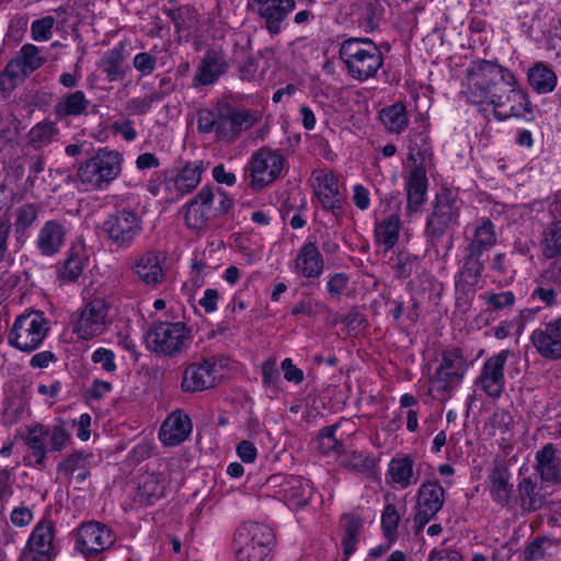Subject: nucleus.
<instances>
[{"label": "nucleus", "mask_w": 561, "mask_h": 561, "mask_svg": "<svg viewBox=\"0 0 561 561\" xmlns=\"http://www.w3.org/2000/svg\"><path fill=\"white\" fill-rule=\"evenodd\" d=\"M90 101L83 91L77 90L61 96L54 106V114L58 119L70 116L78 117L85 115Z\"/></svg>", "instance_id": "e433bc0d"}, {"label": "nucleus", "mask_w": 561, "mask_h": 561, "mask_svg": "<svg viewBox=\"0 0 561 561\" xmlns=\"http://www.w3.org/2000/svg\"><path fill=\"white\" fill-rule=\"evenodd\" d=\"M468 101L473 104H484L492 94L497 93L503 84H513L514 75L507 68L488 60L473 62L467 71Z\"/></svg>", "instance_id": "7ed1b4c3"}, {"label": "nucleus", "mask_w": 561, "mask_h": 561, "mask_svg": "<svg viewBox=\"0 0 561 561\" xmlns=\"http://www.w3.org/2000/svg\"><path fill=\"white\" fill-rule=\"evenodd\" d=\"M527 77L530 87L539 94L550 93L557 87L556 72L543 62H536L528 70Z\"/></svg>", "instance_id": "a19ab883"}, {"label": "nucleus", "mask_w": 561, "mask_h": 561, "mask_svg": "<svg viewBox=\"0 0 561 561\" xmlns=\"http://www.w3.org/2000/svg\"><path fill=\"white\" fill-rule=\"evenodd\" d=\"M115 540V534L99 522L82 523L76 530V548L87 558L98 557L110 549Z\"/></svg>", "instance_id": "4be33fe9"}, {"label": "nucleus", "mask_w": 561, "mask_h": 561, "mask_svg": "<svg viewBox=\"0 0 561 561\" xmlns=\"http://www.w3.org/2000/svg\"><path fill=\"white\" fill-rule=\"evenodd\" d=\"M48 332L49 324L43 312H25L15 318L8 342L21 352L32 353L42 345Z\"/></svg>", "instance_id": "f8f14e48"}, {"label": "nucleus", "mask_w": 561, "mask_h": 561, "mask_svg": "<svg viewBox=\"0 0 561 561\" xmlns=\"http://www.w3.org/2000/svg\"><path fill=\"white\" fill-rule=\"evenodd\" d=\"M485 260L465 252L455 275V287L463 295H472L480 283Z\"/></svg>", "instance_id": "7c9ffc66"}, {"label": "nucleus", "mask_w": 561, "mask_h": 561, "mask_svg": "<svg viewBox=\"0 0 561 561\" xmlns=\"http://www.w3.org/2000/svg\"><path fill=\"white\" fill-rule=\"evenodd\" d=\"M138 489L142 499L153 502L164 495V478L161 473H146L141 477Z\"/></svg>", "instance_id": "de8ad7c7"}, {"label": "nucleus", "mask_w": 561, "mask_h": 561, "mask_svg": "<svg viewBox=\"0 0 561 561\" xmlns=\"http://www.w3.org/2000/svg\"><path fill=\"white\" fill-rule=\"evenodd\" d=\"M427 140L428 136L423 133H420L414 139L410 140L409 160H412L413 163L404 178L407 191L405 210L409 214L420 211L426 201L428 184L426 170L423 163L416 161L415 156H422L427 152Z\"/></svg>", "instance_id": "9b49d317"}, {"label": "nucleus", "mask_w": 561, "mask_h": 561, "mask_svg": "<svg viewBox=\"0 0 561 561\" xmlns=\"http://www.w3.org/2000/svg\"><path fill=\"white\" fill-rule=\"evenodd\" d=\"M350 282V277L345 273H334L330 275L327 289L329 295L333 299H339L343 291L346 289Z\"/></svg>", "instance_id": "69168bd1"}, {"label": "nucleus", "mask_w": 561, "mask_h": 561, "mask_svg": "<svg viewBox=\"0 0 561 561\" xmlns=\"http://www.w3.org/2000/svg\"><path fill=\"white\" fill-rule=\"evenodd\" d=\"M133 66L141 76H149L157 68V57L147 51L138 53L133 59Z\"/></svg>", "instance_id": "0e129e2a"}, {"label": "nucleus", "mask_w": 561, "mask_h": 561, "mask_svg": "<svg viewBox=\"0 0 561 561\" xmlns=\"http://www.w3.org/2000/svg\"><path fill=\"white\" fill-rule=\"evenodd\" d=\"M480 298L486 305V311H500L511 308L515 304V295L511 290L500 293H484Z\"/></svg>", "instance_id": "864d4df0"}, {"label": "nucleus", "mask_w": 561, "mask_h": 561, "mask_svg": "<svg viewBox=\"0 0 561 561\" xmlns=\"http://www.w3.org/2000/svg\"><path fill=\"white\" fill-rule=\"evenodd\" d=\"M228 69V64L221 55L216 51L205 54L195 80L198 84L207 85L214 83Z\"/></svg>", "instance_id": "58836bf2"}, {"label": "nucleus", "mask_w": 561, "mask_h": 561, "mask_svg": "<svg viewBox=\"0 0 561 561\" xmlns=\"http://www.w3.org/2000/svg\"><path fill=\"white\" fill-rule=\"evenodd\" d=\"M271 35H277L296 7L295 0H249Z\"/></svg>", "instance_id": "393cba45"}, {"label": "nucleus", "mask_w": 561, "mask_h": 561, "mask_svg": "<svg viewBox=\"0 0 561 561\" xmlns=\"http://www.w3.org/2000/svg\"><path fill=\"white\" fill-rule=\"evenodd\" d=\"M231 61L238 65L240 79L253 81L257 78L259 60L249 55L244 45H234Z\"/></svg>", "instance_id": "49530a36"}, {"label": "nucleus", "mask_w": 561, "mask_h": 561, "mask_svg": "<svg viewBox=\"0 0 561 561\" xmlns=\"http://www.w3.org/2000/svg\"><path fill=\"white\" fill-rule=\"evenodd\" d=\"M55 527L50 519L43 518L32 529L19 561H53L57 556Z\"/></svg>", "instance_id": "a211bd4d"}, {"label": "nucleus", "mask_w": 561, "mask_h": 561, "mask_svg": "<svg viewBox=\"0 0 561 561\" xmlns=\"http://www.w3.org/2000/svg\"><path fill=\"white\" fill-rule=\"evenodd\" d=\"M257 121L251 110H239L229 104L197 111V129L201 134H215L218 141L232 144L242 131L250 129Z\"/></svg>", "instance_id": "f257e3e1"}, {"label": "nucleus", "mask_w": 561, "mask_h": 561, "mask_svg": "<svg viewBox=\"0 0 561 561\" xmlns=\"http://www.w3.org/2000/svg\"><path fill=\"white\" fill-rule=\"evenodd\" d=\"M54 25L55 19L50 15L33 21L31 24L32 38L36 42L49 41L53 36Z\"/></svg>", "instance_id": "bf43d9fd"}, {"label": "nucleus", "mask_w": 561, "mask_h": 561, "mask_svg": "<svg viewBox=\"0 0 561 561\" xmlns=\"http://www.w3.org/2000/svg\"><path fill=\"white\" fill-rule=\"evenodd\" d=\"M420 270V260L416 255L400 252L397 256L396 275L399 278H409Z\"/></svg>", "instance_id": "13d9d810"}, {"label": "nucleus", "mask_w": 561, "mask_h": 561, "mask_svg": "<svg viewBox=\"0 0 561 561\" xmlns=\"http://www.w3.org/2000/svg\"><path fill=\"white\" fill-rule=\"evenodd\" d=\"M203 171V163L194 162L179 171L156 172L147 183V191L165 202H176L201 183Z\"/></svg>", "instance_id": "20e7f679"}, {"label": "nucleus", "mask_w": 561, "mask_h": 561, "mask_svg": "<svg viewBox=\"0 0 561 561\" xmlns=\"http://www.w3.org/2000/svg\"><path fill=\"white\" fill-rule=\"evenodd\" d=\"M37 216V207L33 204L23 205L18 209L14 222V233L18 242L23 243L25 241L26 230L34 224Z\"/></svg>", "instance_id": "8fccbe9b"}, {"label": "nucleus", "mask_w": 561, "mask_h": 561, "mask_svg": "<svg viewBox=\"0 0 561 561\" xmlns=\"http://www.w3.org/2000/svg\"><path fill=\"white\" fill-rule=\"evenodd\" d=\"M123 156L108 148L99 149L90 159L82 162L77 179L84 191H102L122 172Z\"/></svg>", "instance_id": "0eeeda50"}, {"label": "nucleus", "mask_w": 561, "mask_h": 561, "mask_svg": "<svg viewBox=\"0 0 561 561\" xmlns=\"http://www.w3.org/2000/svg\"><path fill=\"white\" fill-rule=\"evenodd\" d=\"M110 309L111 305L103 298L88 301L73 323V334L82 341H90L104 334L112 323L108 316Z\"/></svg>", "instance_id": "dca6fc26"}, {"label": "nucleus", "mask_w": 561, "mask_h": 561, "mask_svg": "<svg viewBox=\"0 0 561 561\" xmlns=\"http://www.w3.org/2000/svg\"><path fill=\"white\" fill-rule=\"evenodd\" d=\"M486 104H491L496 119L504 121L511 117L531 119L533 106L527 93L522 90L514 77L513 84H503V88Z\"/></svg>", "instance_id": "2eb2a0df"}, {"label": "nucleus", "mask_w": 561, "mask_h": 561, "mask_svg": "<svg viewBox=\"0 0 561 561\" xmlns=\"http://www.w3.org/2000/svg\"><path fill=\"white\" fill-rule=\"evenodd\" d=\"M164 260L162 252L148 251L136 261L134 271L142 283L154 286L164 279Z\"/></svg>", "instance_id": "f704fd0d"}, {"label": "nucleus", "mask_w": 561, "mask_h": 561, "mask_svg": "<svg viewBox=\"0 0 561 561\" xmlns=\"http://www.w3.org/2000/svg\"><path fill=\"white\" fill-rule=\"evenodd\" d=\"M192 432L190 416L181 410L172 412L162 423L159 438L165 446H176L184 442Z\"/></svg>", "instance_id": "72a5a7b5"}, {"label": "nucleus", "mask_w": 561, "mask_h": 561, "mask_svg": "<svg viewBox=\"0 0 561 561\" xmlns=\"http://www.w3.org/2000/svg\"><path fill=\"white\" fill-rule=\"evenodd\" d=\"M512 494V485L508 483L507 478L503 473H495L491 479V496L492 499L505 505L510 502Z\"/></svg>", "instance_id": "4d7b16f0"}, {"label": "nucleus", "mask_w": 561, "mask_h": 561, "mask_svg": "<svg viewBox=\"0 0 561 561\" xmlns=\"http://www.w3.org/2000/svg\"><path fill=\"white\" fill-rule=\"evenodd\" d=\"M287 161L282 152L262 147L252 152L244 167L248 186L260 192L279 179L285 171Z\"/></svg>", "instance_id": "9d476101"}, {"label": "nucleus", "mask_w": 561, "mask_h": 561, "mask_svg": "<svg viewBox=\"0 0 561 561\" xmlns=\"http://www.w3.org/2000/svg\"><path fill=\"white\" fill-rule=\"evenodd\" d=\"M91 458V454L75 451L59 463L58 469L67 474H73L78 470L83 469L84 466H88Z\"/></svg>", "instance_id": "052dcab7"}, {"label": "nucleus", "mask_w": 561, "mask_h": 561, "mask_svg": "<svg viewBox=\"0 0 561 561\" xmlns=\"http://www.w3.org/2000/svg\"><path fill=\"white\" fill-rule=\"evenodd\" d=\"M560 545V539L546 536L539 537L530 542L525 549V559L529 561H540L551 558L558 553Z\"/></svg>", "instance_id": "a18cd8bd"}, {"label": "nucleus", "mask_w": 561, "mask_h": 561, "mask_svg": "<svg viewBox=\"0 0 561 561\" xmlns=\"http://www.w3.org/2000/svg\"><path fill=\"white\" fill-rule=\"evenodd\" d=\"M341 466L354 472H370L375 467V461L371 457L359 451H353L345 456L341 461Z\"/></svg>", "instance_id": "5fc2aeb1"}, {"label": "nucleus", "mask_w": 561, "mask_h": 561, "mask_svg": "<svg viewBox=\"0 0 561 561\" xmlns=\"http://www.w3.org/2000/svg\"><path fill=\"white\" fill-rule=\"evenodd\" d=\"M530 341L541 357L549 360L561 359V317L535 329Z\"/></svg>", "instance_id": "cd10ccee"}, {"label": "nucleus", "mask_w": 561, "mask_h": 561, "mask_svg": "<svg viewBox=\"0 0 561 561\" xmlns=\"http://www.w3.org/2000/svg\"><path fill=\"white\" fill-rule=\"evenodd\" d=\"M273 546L272 529L259 523L240 525L232 538L236 561H271Z\"/></svg>", "instance_id": "1a4fd4ad"}, {"label": "nucleus", "mask_w": 561, "mask_h": 561, "mask_svg": "<svg viewBox=\"0 0 561 561\" xmlns=\"http://www.w3.org/2000/svg\"><path fill=\"white\" fill-rule=\"evenodd\" d=\"M536 286L531 290L530 299L543 305L545 308L554 307L558 304V291L554 287L547 284L545 279L538 278L535 280Z\"/></svg>", "instance_id": "603ef678"}, {"label": "nucleus", "mask_w": 561, "mask_h": 561, "mask_svg": "<svg viewBox=\"0 0 561 561\" xmlns=\"http://www.w3.org/2000/svg\"><path fill=\"white\" fill-rule=\"evenodd\" d=\"M510 355L508 350H502L484 360L473 382L477 390L493 400L501 398L505 389L504 369Z\"/></svg>", "instance_id": "aec40b11"}, {"label": "nucleus", "mask_w": 561, "mask_h": 561, "mask_svg": "<svg viewBox=\"0 0 561 561\" xmlns=\"http://www.w3.org/2000/svg\"><path fill=\"white\" fill-rule=\"evenodd\" d=\"M192 337V331L184 322L158 320L151 323L144 339L150 352L174 357L190 347Z\"/></svg>", "instance_id": "6e6552de"}, {"label": "nucleus", "mask_w": 561, "mask_h": 561, "mask_svg": "<svg viewBox=\"0 0 561 561\" xmlns=\"http://www.w3.org/2000/svg\"><path fill=\"white\" fill-rule=\"evenodd\" d=\"M33 518V511L23 504L14 507L10 514V522L15 527H26L32 523Z\"/></svg>", "instance_id": "774afa93"}, {"label": "nucleus", "mask_w": 561, "mask_h": 561, "mask_svg": "<svg viewBox=\"0 0 561 561\" xmlns=\"http://www.w3.org/2000/svg\"><path fill=\"white\" fill-rule=\"evenodd\" d=\"M551 222L542 232V251L546 257L552 259L561 254V190L557 191L548 205Z\"/></svg>", "instance_id": "c85d7f7f"}, {"label": "nucleus", "mask_w": 561, "mask_h": 561, "mask_svg": "<svg viewBox=\"0 0 561 561\" xmlns=\"http://www.w3.org/2000/svg\"><path fill=\"white\" fill-rule=\"evenodd\" d=\"M91 360L94 364H100L102 369L106 373L114 374L117 370L115 353L110 348H96L91 355Z\"/></svg>", "instance_id": "680f3d73"}, {"label": "nucleus", "mask_w": 561, "mask_h": 561, "mask_svg": "<svg viewBox=\"0 0 561 561\" xmlns=\"http://www.w3.org/2000/svg\"><path fill=\"white\" fill-rule=\"evenodd\" d=\"M460 205L449 193L436 195L432 211L426 218L424 236L432 247L459 226Z\"/></svg>", "instance_id": "4468645a"}, {"label": "nucleus", "mask_w": 561, "mask_h": 561, "mask_svg": "<svg viewBox=\"0 0 561 561\" xmlns=\"http://www.w3.org/2000/svg\"><path fill=\"white\" fill-rule=\"evenodd\" d=\"M339 55L347 75L359 81L373 78L383 64V56L378 46L364 37H350L343 41Z\"/></svg>", "instance_id": "f03ea898"}, {"label": "nucleus", "mask_w": 561, "mask_h": 561, "mask_svg": "<svg viewBox=\"0 0 561 561\" xmlns=\"http://www.w3.org/2000/svg\"><path fill=\"white\" fill-rule=\"evenodd\" d=\"M262 381L265 387H277L279 382V371L276 358H268L262 364Z\"/></svg>", "instance_id": "338daca9"}, {"label": "nucleus", "mask_w": 561, "mask_h": 561, "mask_svg": "<svg viewBox=\"0 0 561 561\" xmlns=\"http://www.w3.org/2000/svg\"><path fill=\"white\" fill-rule=\"evenodd\" d=\"M46 61L41 55L39 48L34 44H25L21 47L18 56L10 60L0 75V84L2 90L12 91L16 85V80L25 78L35 70L39 69Z\"/></svg>", "instance_id": "6ab92c4d"}, {"label": "nucleus", "mask_w": 561, "mask_h": 561, "mask_svg": "<svg viewBox=\"0 0 561 561\" xmlns=\"http://www.w3.org/2000/svg\"><path fill=\"white\" fill-rule=\"evenodd\" d=\"M518 497L524 511L535 512L546 504L541 489L530 478H523L518 483Z\"/></svg>", "instance_id": "79ce46f5"}, {"label": "nucleus", "mask_w": 561, "mask_h": 561, "mask_svg": "<svg viewBox=\"0 0 561 561\" xmlns=\"http://www.w3.org/2000/svg\"><path fill=\"white\" fill-rule=\"evenodd\" d=\"M68 230L58 220H48L38 230L35 244L38 252L44 256H53L60 252L65 245Z\"/></svg>", "instance_id": "2f4dec72"}, {"label": "nucleus", "mask_w": 561, "mask_h": 561, "mask_svg": "<svg viewBox=\"0 0 561 561\" xmlns=\"http://www.w3.org/2000/svg\"><path fill=\"white\" fill-rule=\"evenodd\" d=\"M379 117L385 128L392 134H401L409 125L407 108L402 102L382 108Z\"/></svg>", "instance_id": "c03bdc74"}, {"label": "nucleus", "mask_w": 561, "mask_h": 561, "mask_svg": "<svg viewBox=\"0 0 561 561\" xmlns=\"http://www.w3.org/2000/svg\"><path fill=\"white\" fill-rule=\"evenodd\" d=\"M125 58V45L119 43L112 49L104 53L101 59L100 68L104 73H106L111 81L123 79L126 76V72L123 68Z\"/></svg>", "instance_id": "37998d69"}, {"label": "nucleus", "mask_w": 561, "mask_h": 561, "mask_svg": "<svg viewBox=\"0 0 561 561\" xmlns=\"http://www.w3.org/2000/svg\"><path fill=\"white\" fill-rule=\"evenodd\" d=\"M270 483L277 488V495L289 507L307 505L312 495V485L308 479L300 476H273Z\"/></svg>", "instance_id": "b1692460"}, {"label": "nucleus", "mask_w": 561, "mask_h": 561, "mask_svg": "<svg viewBox=\"0 0 561 561\" xmlns=\"http://www.w3.org/2000/svg\"><path fill=\"white\" fill-rule=\"evenodd\" d=\"M400 229L401 219L398 214H390L381 220H377L374 228L375 244L382 252L390 251L399 240Z\"/></svg>", "instance_id": "c9c22d12"}, {"label": "nucleus", "mask_w": 561, "mask_h": 561, "mask_svg": "<svg viewBox=\"0 0 561 561\" xmlns=\"http://www.w3.org/2000/svg\"><path fill=\"white\" fill-rule=\"evenodd\" d=\"M290 271L298 277L317 279L324 271V259L316 241L306 240L289 263Z\"/></svg>", "instance_id": "a878e982"}, {"label": "nucleus", "mask_w": 561, "mask_h": 561, "mask_svg": "<svg viewBox=\"0 0 561 561\" xmlns=\"http://www.w3.org/2000/svg\"><path fill=\"white\" fill-rule=\"evenodd\" d=\"M446 491L437 480H426L421 483L416 492L414 525L420 531L443 508Z\"/></svg>", "instance_id": "412c9836"}, {"label": "nucleus", "mask_w": 561, "mask_h": 561, "mask_svg": "<svg viewBox=\"0 0 561 561\" xmlns=\"http://www.w3.org/2000/svg\"><path fill=\"white\" fill-rule=\"evenodd\" d=\"M87 264V256L82 247H73L68 253L64 263L58 268V277L64 283L77 282L83 273Z\"/></svg>", "instance_id": "ea45409f"}, {"label": "nucleus", "mask_w": 561, "mask_h": 561, "mask_svg": "<svg viewBox=\"0 0 561 561\" xmlns=\"http://www.w3.org/2000/svg\"><path fill=\"white\" fill-rule=\"evenodd\" d=\"M536 469L542 481L557 482L560 479V460L552 444L545 445L536 454Z\"/></svg>", "instance_id": "4c0bfd02"}, {"label": "nucleus", "mask_w": 561, "mask_h": 561, "mask_svg": "<svg viewBox=\"0 0 561 561\" xmlns=\"http://www.w3.org/2000/svg\"><path fill=\"white\" fill-rule=\"evenodd\" d=\"M312 185L323 209L335 217L343 215L344 196L339 180L332 171L318 170L312 173Z\"/></svg>", "instance_id": "5701e85b"}, {"label": "nucleus", "mask_w": 561, "mask_h": 561, "mask_svg": "<svg viewBox=\"0 0 561 561\" xmlns=\"http://www.w3.org/2000/svg\"><path fill=\"white\" fill-rule=\"evenodd\" d=\"M389 483L399 489H408L417 483L420 473L414 469V459L411 455L400 454L391 458L387 468Z\"/></svg>", "instance_id": "473e14b6"}, {"label": "nucleus", "mask_w": 561, "mask_h": 561, "mask_svg": "<svg viewBox=\"0 0 561 561\" xmlns=\"http://www.w3.org/2000/svg\"><path fill=\"white\" fill-rule=\"evenodd\" d=\"M466 236L465 252L486 260L489 251L496 244V232L490 219H481L470 228Z\"/></svg>", "instance_id": "c756f323"}, {"label": "nucleus", "mask_w": 561, "mask_h": 561, "mask_svg": "<svg viewBox=\"0 0 561 561\" xmlns=\"http://www.w3.org/2000/svg\"><path fill=\"white\" fill-rule=\"evenodd\" d=\"M108 240L118 249H128L142 230L140 216L130 208L116 209L103 224Z\"/></svg>", "instance_id": "f3484780"}, {"label": "nucleus", "mask_w": 561, "mask_h": 561, "mask_svg": "<svg viewBox=\"0 0 561 561\" xmlns=\"http://www.w3.org/2000/svg\"><path fill=\"white\" fill-rule=\"evenodd\" d=\"M217 364L213 359L192 363L183 371L181 389L194 393L214 388L217 383Z\"/></svg>", "instance_id": "bb28decb"}, {"label": "nucleus", "mask_w": 561, "mask_h": 561, "mask_svg": "<svg viewBox=\"0 0 561 561\" xmlns=\"http://www.w3.org/2000/svg\"><path fill=\"white\" fill-rule=\"evenodd\" d=\"M160 100L161 96L157 92L150 93L144 98H134L127 102L126 110L133 114L145 115L151 108V105Z\"/></svg>", "instance_id": "e2e57ef3"}, {"label": "nucleus", "mask_w": 561, "mask_h": 561, "mask_svg": "<svg viewBox=\"0 0 561 561\" xmlns=\"http://www.w3.org/2000/svg\"><path fill=\"white\" fill-rule=\"evenodd\" d=\"M71 440L65 421L57 420L50 426L35 424L27 431L25 443L35 457V463L43 466L48 451L60 453Z\"/></svg>", "instance_id": "ddd939ff"}, {"label": "nucleus", "mask_w": 561, "mask_h": 561, "mask_svg": "<svg viewBox=\"0 0 561 561\" xmlns=\"http://www.w3.org/2000/svg\"><path fill=\"white\" fill-rule=\"evenodd\" d=\"M400 522V514L393 504L386 505L381 515V526L385 538L393 543L397 539V528Z\"/></svg>", "instance_id": "6e6d98bb"}, {"label": "nucleus", "mask_w": 561, "mask_h": 561, "mask_svg": "<svg viewBox=\"0 0 561 561\" xmlns=\"http://www.w3.org/2000/svg\"><path fill=\"white\" fill-rule=\"evenodd\" d=\"M533 314L534 312L530 309H524L512 320L502 321L493 329L494 336L497 340H503L512 334L520 335L525 328L526 318H530Z\"/></svg>", "instance_id": "3c124183"}, {"label": "nucleus", "mask_w": 561, "mask_h": 561, "mask_svg": "<svg viewBox=\"0 0 561 561\" xmlns=\"http://www.w3.org/2000/svg\"><path fill=\"white\" fill-rule=\"evenodd\" d=\"M469 364L458 347L440 353L438 365L428 379V392L434 399L447 400L462 382Z\"/></svg>", "instance_id": "423d86ee"}, {"label": "nucleus", "mask_w": 561, "mask_h": 561, "mask_svg": "<svg viewBox=\"0 0 561 561\" xmlns=\"http://www.w3.org/2000/svg\"><path fill=\"white\" fill-rule=\"evenodd\" d=\"M59 135V128L54 122L44 121L35 126L28 133L30 144L35 148H42L53 142Z\"/></svg>", "instance_id": "09e8293b"}, {"label": "nucleus", "mask_w": 561, "mask_h": 561, "mask_svg": "<svg viewBox=\"0 0 561 561\" xmlns=\"http://www.w3.org/2000/svg\"><path fill=\"white\" fill-rule=\"evenodd\" d=\"M232 199L222 190L203 186L184 206V221L188 229L201 230L216 217L226 215Z\"/></svg>", "instance_id": "39448f33"}]
</instances>
